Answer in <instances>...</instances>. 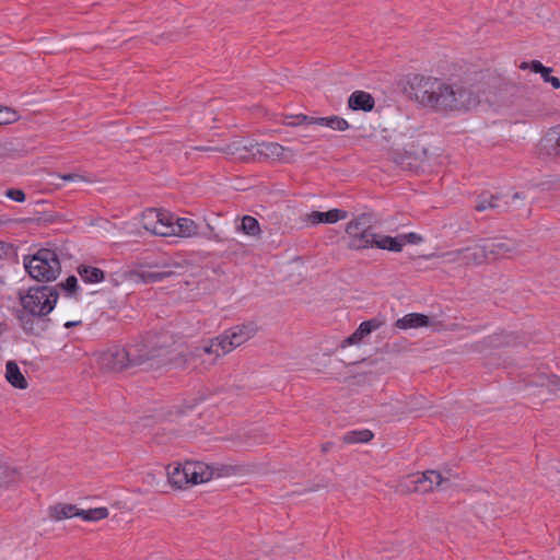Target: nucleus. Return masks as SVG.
Returning a JSON list of instances; mask_svg holds the SVG:
<instances>
[{
  "label": "nucleus",
  "instance_id": "1",
  "mask_svg": "<svg viewBox=\"0 0 560 560\" xmlns=\"http://www.w3.org/2000/svg\"><path fill=\"white\" fill-rule=\"evenodd\" d=\"M401 91L419 107L440 115L465 113L479 103L478 95L468 86L419 73L407 75Z\"/></svg>",
  "mask_w": 560,
  "mask_h": 560
},
{
  "label": "nucleus",
  "instance_id": "2",
  "mask_svg": "<svg viewBox=\"0 0 560 560\" xmlns=\"http://www.w3.org/2000/svg\"><path fill=\"white\" fill-rule=\"evenodd\" d=\"M20 308L13 311L20 327L27 336H40L50 324L49 313L55 308L59 298L57 287L47 284L33 285L19 290Z\"/></svg>",
  "mask_w": 560,
  "mask_h": 560
},
{
  "label": "nucleus",
  "instance_id": "3",
  "mask_svg": "<svg viewBox=\"0 0 560 560\" xmlns=\"http://www.w3.org/2000/svg\"><path fill=\"white\" fill-rule=\"evenodd\" d=\"M25 270L38 282L55 281L61 272V264L56 249L43 247L23 258Z\"/></svg>",
  "mask_w": 560,
  "mask_h": 560
},
{
  "label": "nucleus",
  "instance_id": "4",
  "mask_svg": "<svg viewBox=\"0 0 560 560\" xmlns=\"http://www.w3.org/2000/svg\"><path fill=\"white\" fill-rule=\"evenodd\" d=\"M373 214L361 213L347 223L346 233L349 237L347 247L351 250H363L373 247L378 234L373 232Z\"/></svg>",
  "mask_w": 560,
  "mask_h": 560
},
{
  "label": "nucleus",
  "instance_id": "5",
  "mask_svg": "<svg viewBox=\"0 0 560 560\" xmlns=\"http://www.w3.org/2000/svg\"><path fill=\"white\" fill-rule=\"evenodd\" d=\"M100 370L104 372H122L133 368L127 347L115 345L101 352L97 358Z\"/></svg>",
  "mask_w": 560,
  "mask_h": 560
},
{
  "label": "nucleus",
  "instance_id": "6",
  "mask_svg": "<svg viewBox=\"0 0 560 560\" xmlns=\"http://www.w3.org/2000/svg\"><path fill=\"white\" fill-rule=\"evenodd\" d=\"M153 352L163 362L171 361V355L178 350L179 338L167 330L147 332Z\"/></svg>",
  "mask_w": 560,
  "mask_h": 560
},
{
  "label": "nucleus",
  "instance_id": "7",
  "mask_svg": "<svg viewBox=\"0 0 560 560\" xmlns=\"http://www.w3.org/2000/svg\"><path fill=\"white\" fill-rule=\"evenodd\" d=\"M444 481L441 472L427 470L423 472L410 474L405 478V487L408 491L428 493L433 491Z\"/></svg>",
  "mask_w": 560,
  "mask_h": 560
},
{
  "label": "nucleus",
  "instance_id": "8",
  "mask_svg": "<svg viewBox=\"0 0 560 560\" xmlns=\"http://www.w3.org/2000/svg\"><path fill=\"white\" fill-rule=\"evenodd\" d=\"M257 331V324L254 322H248L231 327L221 334V337L224 339L225 348L230 353L232 350L253 338Z\"/></svg>",
  "mask_w": 560,
  "mask_h": 560
},
{
  "label": "nucleus",
  "instance_id": "9",
  "mask_svg": "<svg viewBox=\"0 0 560 560\" xmlns=\"http://www.w3.org/2000/svg\"><path fill=\"white\" fill-rule=\"evenodd\" d=\"M128 351L133 366L142 365L149 361L158 359L153 352L150 339L147 335H140L128 345Z\"/></svg>",
  "mask_w": 560,
  "mask_h": 560
},
{
  "label": "nucleus",
  "instance_id": "10",
  "mask_svg": "<svg viewBox=\"0 0 560 560\" xmlns=\"http://www.w3.org/2000/svg\"><path fill=\"white\" fill-rule=\"evenodd\" d=\"M229 351L225 348L224 339L221 335L210 339L207 343L195 347L191 352L192 357L201 358L206 354L214 355L211 363H214L220 357L228 354Z\"/></svg>",
  "mask_w": 560,
  "mask_h": 560
},
{
  "label": "nucleus",
  "instance_id": "11",
  "mask_svg": "<svg viewBox=\"0 0 560 560\" xmlns=\"http://www.w3.org/2000/svg\"><path fill=\"white\" fill-rule=\"evenodd\" d=\"M487 249L489 253L490 260H498L501 258L509 257L515 253L518 248V244L515 241L508 240H492L486 242Z\"/></svg>",
  "mask_w": 560,
  "mask_h": 560
},
{
  "label": "nucleus",
  "instance_id": "12",
  "mask_svg": "<svg viewBox=\"0 0 560 560\" xmlns=\"http://www.w3.org/2000/svg\"><path fill=\"white\" fill-rule=\"evenodd\" d=\"M149 267H161L162 271H140L138 273L139 278L144 283H155L163 281L164 279H167L176 273L173 268H183V266L178 262H171V264H163L160 265L158 262L148 265Z\"/></svg>",
  "mask_w": 560,
  "mask_h": 560
},
{
  "label": "nucleus",
  "instance_id": "13",
  "mask_svg": "<svg viewBox=\"0 0 560 560\" xmlns=\"http://www.w3.org/2000/svg\"><path fill=\"white\" fill-rule=\"evenodd\" d=\"M518 68L539 73L545 83L551 84L556 90L560 89V79L551 75L552 68L545 67L539 60L523 61L520 63Z\"/></svg>",
  "mask_w": 560,
  "mask_h": 560
},
{
  "label": "nucleus",
  "instance_id": "14",
  "mask_svg": "<svg viewBox=\"0 0 560 560\" xmlns=\"http://www.w3.org/2000/svg\"><path fill=\"white\" fill-rule=\"evenodd\" d=\"M190 485H199L209 481L214 474L213 467L201 462H187Z\"/></svg>",
  "mask_w": 560,
  "mask_h": 560
},
{
  "label": "nucleus",
  "instance_id": "15",
  "mask_svg": "<svg viewBox=\"0 0 560 560\" xmlns=\"http://www.w3.org/2000/svg\"><path fill=\"white\" fill-rule=\"evenodd\" d=\"M254 152H252V158L255 159L257 155L259 158L270 159V160H281L284 154V148L276 142H262L256 143L252 145Z\"/></svg>",
  "mask_w": 560,
  "mask_h": 560
},
{
  "label": "nucleus",
  "instance_id": "16",
  "mask_svg": "<svg viewBox=\"0 0 560 560\" xmlns=\"http://www.w3.org/2000/svg\"><path fill=\"white\" fill-rule=\"evenodd\" d=\"M167 479L172 487L177 489H184L186 486L190 485L189 470L187 469V462L182 465L177 464L172 467V465L167 466Z\"/></svg>",
  "mask_w": 560,
  "mask_h": 560
},
{
  "label": "nucleus",
  "instance_id": "17",
  "mask_svg": "<svg viewBox=\"0 0 560 560\" xmlns=\"http://www.w3.org/2000/svg\"><path fill=\"white\" fill-rule=\"evenodd\" d=\"M348 217V212L341 209H331L326 212L313 211L307 214V222L311 224L336 223Z\"/></svg>",
  "mask_w": 560,
  "mask_h": 560
},
{
  "label": "nucleus",
  "instance_id": "18",
  "mask_svg": "<svg viewBox=\"0 0 560 560\" xmlns=\"http://www.w3.org/2000/svg\"><path fill=\"white\" fill-rule=\"evenodd\" d=\"M160 215L159 209H147L142 214V226L154 235L167 236V228L159 225Z\"/></svg>",
  "mask_w": 560,
  "mask_h": 560
},
{
  "label": "nucleus",
  "instance_id": "19",
  "mask_svg": "<svg viewBox=\"0 0 560 560\" xmlns=\"http://www.w3.org/2000/svg\"><path fill=\"white\" fill-rule=\"evenodd\" d=\"M374 106V97L365 91H354L348 98V107L352 110L371 112Z\"/></svg>",
  "mask_w": 560,
  "mask_h": 560
},
{
  "label": "nucleus",
  "instance_id": "20",
  "mask_svg": "<svg viewBox=\"0 0 560 560\" xmlns=\"http://www.w3.org/2000/svg\"><path fill=\"white\" fill-rule=\"evenodd\" d=\"M5 380L7 382L18 389H26L28 382L21 372L15 361H8L5 364Z\"/></svg>",
  "mask_w": 560,
  "mask_h": 560
},
{
  "label": "nucleus",
  "instance_id": "21",
  "mask_svg": "<svg viewBox=\"0 0 560 560\" xmlns=\"http://www.w3.org/2000/svg\"><path fill=\"white\" fill-rule=\"evenodd\" d=\"M381 322L376 318H372L369 320L362 322L359 327L351 334L348 338L345 339L346 345H354L361 341L365 336L370 335L372 331L376 330L381 326Z\"/></svg>",
  "mask_w": 560,
  "mask_h": 560
},
{
  "label": "nucleus",
  "instance_id": "22",
  "mask_svg": "<svg viewBox=\"0 0 560 560\" xmlns=\"http://www.w3.org/2000/svg\"><path fill=\"white\" fill-rule=\"evenodd\" d=\"M430 324L429 316L420 313H410L399 318L395 323V327L399 329L427 327Z\"/></svg>",
  "mask_w": 560,
  "mask_h": 560
},
{
  "label": "nucleus",
  "instance_id": "23",
  "mask_svg": "<svg viewBox=\"0 0 560 560\" xmlns=\"http://www.w3.org/2000/svg\"><path fill=\"white\" fill-rule=\"evenodd\" d=\"M78 511L79 508L71 503H57L48 509L49 517L55 521L78 517Z\"/></svg>",
  "mask_w": 560,
  "mask_h": 560
},
{
  "label": "nucleus",
  "instance_id": "24",
  "mask_svg": "<svg viewBox=\"0 0 560 560\" xmlns=\"http://www.w3.org/2000/svg\"><path fill=\"white\" fill-rule=\"evenodd\" d=\"M250 144L249 147L244 143L243 140H235L231 143L226 144L225 148L219 149L218 151L224 152L226 154L235 155L241 160H247L252 156V152H254V149H252Z\"/></svg>",
  "mask_w": 560,
  "mask_h": 560
},
{
  "label": "nucleus",
  "instance_id": "25",
  "mask_svg": "<svg viewBox=\"0 0 560 560\" xmlns=\"http://www.w3.org/2000/svg\"><path fill=\"white\" fill-rule=\"evenodd\" d=\"M77 271L86 283H98L105 279V272L94 266L82 264L78 266Z\"/></svg>",
  "mask_w": 560,
  "mask_h": 560
},
{
  "label": "nucleus",
  "instance_id": "26",
  "mask_svg": "<svg viewBox=\"0 0 560 560\" xmlns=\"http://www.w3.org/2000/svg\"><path fill=\"white\" fill-rule=\"evenodd\" d=\"M175 234L182 237L199 236L198 225L189 218H177L175 221Z\"/></svg>",
  "mask_w": 560,
  "mask_h": 560
},
{
  "label": "nucleus",
  "instance_id": "27",
  "mask_svg": "<svg viewBox=\"0 0 560 560\" xmlns=\"http://www.w3.org/2000/svg\"><path fill=\"white\" fill-rule=\"evenodd\" d=\"M373 247L381 248V249H387L390 252H401L404 247V241L399 237H393V236H380L374 238Z\"/></svg>",
  "mask_w": 560,
  "mask_h": 560
},
{
  "label": "nucleus",
  "instance_id": "28",
  "mask_svg": "<svg viewBox=\"0 0 560 560\" xmlns=\"http://www.w3.org/2000/svg\"><path fill=\"white\" fill-rule=\"evenodd\" d=\"M312 122L329 127L334 130L345 131L349 129V122L339 116L312 118Z\"/></svg>",
  "mask_w": 560,
  "mask_h": 560
},
{
  "label": "nucleus",
  "instance_id": "29",
  "mask_svg": "<svg viewBox=\"0 0 560 560\" xmlns=\"http://www.w3.org/2000/svg\"><path fill=\"white\" fill-rule=\"evenodd\" d=\"M373 438H374V433L369 429L352 430V431L347 432L342 436V441L346 444L368 443Z\"/></svg>",
  "mask_w": 560,
  "mask_h": 560
},
{
  "label": "nucleus",
  "instance_id": "30",
  "mask_svg": "<svg viewBox=\"0 0 560 560\" xmlns=\"http://www.w3.org/2000/svg\"><path fill=\"white\" fill-rule=\"evenodd\" d=\"M108 515L109 511L105 506L89 510L79 509L78 511V517H81L85 522H97L108 517Z\"/></svg>",
  "mask_w": 560,
  "mask_h": 560
},
{
  "label": "nucleus",
  "instance_id": "31",
  "mask_svg": "<svg viewBox=\"0 0 560 560\" xmlns=\"http://www.w3.org/2000/svg\"><path fill=\"white\" fill-rule=\"evenodd\" d=\"M57 290H62L67 296L74 298L75 300L80 296V287L75 276H69L65 281L56 284Z\"/></svg>",
  "mask_w": 560,
  "mask_h": 560
},
{
  "label": "nucleus",
  "instance_id": "32",
  "mask_svg": "<svg viewBox=\"0 0 560 560\" xmlns=\"http://www.w3.org/2000/svg\"><path fill=\"white\" fill-rule=\"evenodd\" d=\"M18 471L7 463L0 462V488L8 487L16 480Z\"/></svg>",
  "mask_w": 560,
  "mask_h": 560
},
{
  "label": "nucleus",
  "instance_id": "33",
  "mask_svg": "<svg viewBox=\"0 0 560 560\" xmlns=\"http://www.w3.org/2000/svg\"><path fill=\"white\" fill-rule=\"evenodd\" d=\"M500 197L498 195H489L488 197L483 194L479 197L475 210L485 211L487 209H499L501 206L498 203Z\"/></svg>",
  "mask_w": 560,
  "mask_h": 560
},
{
  "label": "nucleus",
  "instance_id": "34",
  "mask_svg": "<svg viewBox=\"0 0 560 560\" xmlns=\"http://www.w3.org/2000/svg\"><path fill=\"white\" fill-rule=\"evenodd\" d=\"M551 373L547 371V366L544 369H538L534 374L530 375L528 381L529 385L538 386V387H548L549 378Z\"/></svg>",
  "mask_w": 560,
  "mask_h": 560
},
{
  "label": "nucleus",
  "instance_id": "35",
  "mask_svg": "<svg viewBox=\"0 0 560 560\" xmlns=\"http://www.w3.org/2000/svg\"><path fill=\"white\" fill-rule=\"evenodd\" d=\"M241 230L247 235L255 236L260 232L259 222L254 217L245 215L242 219Z\"/></svg>",
  "mask_w": 560,
  "mask_h": 560
},
{
  "label": "nucleus",
  "instance_id": "36",
  "mask_svg": "<svg viewBox=\"0 0 560 560\" xmlns=\"http://www.w3.org/2000/svg\"><path fill=\"white\" fill-rule=\"evenodd\" d=\"M19 118L20 116L15 109L0 105V126L13 124Z\"/></svg>",
  "mask_w": 560,
  "mask_h": 560
},
{
  "label": "nucleus",
  "instance_id": "37",
  "mask_svg": "<svg viewBox=\"0 0 560 560\" xmlns=\"http://www.w3.org/2000/svg\"><path fill=\"white\" fill-rule=\"evenodd\" d=\"M471 259L475 264L480 265L487 260H490L486 243L476 245L471 248Z\"/></svg>",
  "mask_w": 560,
  "mask_h": 560
},
{
  "label": "nucleus",
  "instance_id": "38",
  "mask_svg": "<svg viewBox=\"0 0 560 560\" xmlns=\"http://www.w3.org/2000/svg\"><path fill=\"white\" fill-rule=\"evenodd\" d=\"M547 136L548 140L552 142L553 154L560 156V124L552 126Z\"/></svg>",
  "mask_w": 560,
  "mask_h": 560
},
{
  "label": "nucleus",
  "instance_id": "39",
  "mask_svg": "<svg viewBox=\"0 0 560 560\" xmlns=\"http://www.w3.org/2000/svg\"><path fill=\"white\" fill-rule=\"evenodd\" d=\"M160 221L159 225H162L163 228H167L170 235H175V222H174V215L167 211L160 210Z\"/></svg>",
  "mask_w": 560,
  "mask_h": 560
},
{
  "label": "nucleus",
  "instance_id": "40",
  "mask_svg": "<svg viewBox=\"0 0 560 560\" xmlns=\"http://www.w3.org/2000/svg\"><path fill=\"white\" fill-rule=\"evenodd\" d=\"M313 117H310L304 114L295 115V116H288L287 121L284 122L288 126H300L302 124H313L312 121Z\"/></svg>",
  "mask_w": 560,
  "mask_h": 560
},
{
  "label": "nucleus",
  "instance_id": "41",
  "mask_svg": "<svg viewBox=\"0 0 560 560\" xmlns=\"http://www.w3.org/2000/svg\"><path fill=\"white\" fill-rule=\"evenodd\" d=\"M5 196L16 202H24L26 199V195L22 189L19 188H10L5 191Z\"/></svg>",
  "mask_w": 560,
  "mask_h": 560
},
{
  "label": "nucleus",
  "instance_id": "42",
  "mask_svg": "<svg viewBox=\"0 0 560 560\" xmlns=\"http://www.w3.org/2000/svg\"><path fill=\"white\" fill-rule=\"evenodd\" d=\"M15 255V248L12 244L0 241V260Z\"/></svg>",
  "mask_w": 560,
  "mask_h": 560
},
{
  "label": "nucleus",
  "instance_id": "43",
  "mask_svg": "<svg viewBox=\"0 0 560 560\" xmlns=\"http://www.w3.org/2000/svg\"><path fill=\"white\" fill-rule=\"evenodd\" d=\"M199 236L213 242H223V238L214 231L213 226L210 224H207V231L199 233Z\"/></svg>",
  "mask_w": 560,
  "mask_h": 560
},
{
  "label": "nucleus",
  "instance_id": "44",
  "mask_svg": "<svg viewBox=\"0 0 560 560\" xmlns=\"http://www.w3.org/2000/svg\"><path fill=\"white\" fill-rule=\"evenodd\" d=\"M547 389L551 394H556V393L560 392V376L559 375L551 373Z\"/></svg>",
  "mask_w": 560,
  "mask_h": 560
},
{
  "label": "nucleus",
  "instance_id": "45",
  "mask_svg": "<svg viewBox=\"0 0 560 560\" xmlns=\"http://www.w3.org/2000/svg\"><path fill=\"white\" fill-rule=\"evenodd\" d=\"M404 240L407 241L409 244H418L422 241V237L417 233L410 232L404 235Z\"/></svg>",
  "mask_w": 560,
  "mask_h": 560
},
{
  "label": "nucleus",
  "instance_id": "46",
  "mask_svg": "<svg viewBox=\"0 0 560 560\" xmlns=\"http://www.w3.org/2000/svg\"><path fill=\"white\" fill-rule=\"evenodd\" d=\"M63 180H68V182H72V180H75V179H81L82 176L78 175V174H74V173H68V174H63L60 176Z\"/></svg>",
  "mask_w": 560,
  "mask_h": 560
},
{
  "label": "nucleus",
  "instance_id": "47",
  "mask_svg": "<svg viewBox=\"0 0 560 560\" xmlns=\"http://www.w3.org/2000/svg\"><path fill=\"white\" fill-rule=\"evenodd\" d=\"M331 447H332V442H326V443L322 444V452L327 453L330 451Z\"/></svg>",
  "mask_w": 560,
  "mask_h": 560
},
{
  "label": "nucleus",
  "instance_id": "48",
  "mask_svg": "<svg viewBox=\"0 0 560 560\" xmlns=\"http://www.w3.org/2000/svg\"><path fill=\"white\" fill-rule=\"evenodd\" d=\"M80 324H81V322H67L65 324V327L70 328V327H73V326H77V325H80Z\"/></svg>",
  "mask_w": 560,
  "mask_h": 560
},
{
  "label": "nucleus",
  "instance_id": "49",
  "mask_svg": "<svg viewBox=\"0 0 560 560\" xmlns=\"http://www.w3.org/2000/svg\"><path fill=\"white\" fill-rule=\"evenodd\" d=\"M521 198V194L520 192H515L513 196H512V200H516V199H520Z\"/></svg>",
  "mask_w": 560,
  "mask_h": 560
},
{
  "label": "nucleus",
  "instance_id": "50",
  "mask_svg": "<svg viewBox=\"0 0 560 560\" xmlns=\"http://www.w3.org/2000/svg\"><path fill=\"white\" fill-rule=\"evenodd\" d=\"M196 149L200 150V151H208V150H210V148H207V147H197Z\"/></svg>",
  "mask_w": 560,
  "mask_h": 560
},
{
  "label": "nucleus",
  "instance_id": "51",
  "mask_svg": "<svg viewBox=\"0 0 560 560\" xmlns=\"http://www.w3.org/2000/svg\"><path fill=\"white\" fill-rule=\"evenodd\" d=\"M2 114V112H0ZM4 115L0 116V118L9 117L8 114L3 110Z\"/></svg>",
  "mask_w": 560,
  "mask_h": 560
}]
</instances>
